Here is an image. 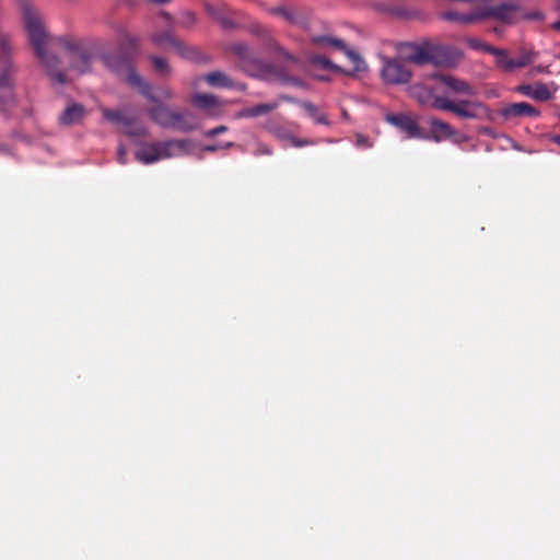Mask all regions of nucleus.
<instances>
[{
  "label": "nucleus",
  "instance_id": "10",
  "mask_svg": "<svg viewBox=\"0 0 560 560\" xmlns=\"http://www.w3.org/2000/svg\"><path fill=\"white\" fill-rule=\"evenodd\" d=\"M398 50L407 61L419 66L430 63L429 40L401 43L398 46Z\"/></svg>",
  "mask_w": 560,
  "mask_h": 560
},
{
  "label": "nucleus",
  "instance_id": "6",
  "mask_svg": "<svg viewBox=\"0 0 560 560\" xmlns=\"http://www.w3.org/2000/svg\"><path fill=\"white\" fill-rule=\"evenodd\" d=\"M480 20L493 18L506 24L516 23L521 20L522 10L515 3H501L499 5H487L478 8Z\"/></svg>",
  "mask_w": 560,
  "mask_h": 560
},
{
  "label": "nucleus",
  "instance_id": "15",
  "mask_svg": "<svg viewBox=\"0 0 560 560\" xmlns=\"http://www.w3.org/2000/svg\"><path fill=\"white\" fill-rule=\"evenodd\" d=\"M158 142L160 160L182 155L187 152L189 145L187 140H168Z\"/></svg>",
  "mask_w": 560,
  "mask_h": 560
},
{
  "label": "nucleus",
  "instance_id": "11",
  "mask_svg": "<svg viewBox=\"0 0 560 560\" xmlns=\"http://www.w3.org/2000/svg\"><path fill=\"white\" fill-rule=\"evenodd\" d=\"M503 55H500L495 63L499 68L506 72H513L516 69L524 68L530 65L537 57V52L533 50L523 49L517 58H510L508 50L501 49Z\"/></svg>",
  "mask_w": 560,
  "mask_h": 560
},
{
  "label": "nucleus",
  "instance_id": "28",
  "mask_svg": "<svg viewBox=\"0 0 560 560\" xmlns=\"http://www.w3.org/2000/svg\"><path fill=\"white\" fill-rule=\"evenodd\" d=\"M139 38L136 35L128 33L126 30H121L119 34L120 47L125 50L132 49L137 50Z\"/></svg>",
  "mask_w": 560,
  "mask_h": 560
},
{
  "label": "nucleus",
  "instance_id": "25",
  "mask_svg": "<svg viewBox=\"0 0 560 560\" xmlns=\"http://www.w3.org/2000/svg\"><path fill=\"white\" fill-rule=\"evenodd\" d=\"M266 129L280 141H289L292 136V132L285 126L276 120H269L266 124Z\"/></svg>",
  "mask_w": 560,
  "mask_h": 560
},
{
  "label": "nucleus",
  "instance_id": "40",
  "mask_svg": "<svg viewBox=\"0 0 560 560\" xmlns=\"http://www.w3.org/2000/svg\"><path fill=\"white\" fill-rule=\"evenodd\" d=\"M276 13L281 14L284 19L292 21L293 16L292 14L284 8H279L275 10Z\"/></svg>",
  "mask_w": 560,
  "mask_h": 560
},
{
  "label": "nucleus",
  "instance_id": "9",
  "mask_svg": "<svg viewBox=\"0 0 560 560\" xmlns=\"http://www.w3.org/2000/svg\"><path fill=\"white\" fill-rule=\"evenodd\" d=\"M382 78L388 84H404L409 82L411 72L400 61L383 58Z\"/></svg>",
  "mask_w": 560,
  "mask_h": 560
},
{
  "label": "nucleus",
  "instance_id": "32",
  "mask_svg": "<svg viewBox=\"0 0 560 560\" xmlns=\"http://www.w3.org/2000/svg\"><path fill=\"white\" fill-rule=\"evenodd\" d=\"M530 97L538 101H548L551 98V93L546 84L538 83L534 85Z\"/></svg>",
  "mask_w": 560,
  "mask_h": 560
},
{
  "label": "nucleus",
  "instance_id": "35",
  "mask_svg": "<svg viewBox=\"0 0 560 560\" xmlns=\"http://www.w3.org/2000/svg\"><path fill=\"white\" fill-rule=\"evenodd\" d=\"M255 155H270L272 154V150L269 145H267L266 143H262V142H258L256 144V149L254 150L253 152Z\"/></svg>",
  "mask_w": 560,
  "mask_h": 560
},
{
  "label": "nucleus",
  "instance_id": "23",
  "mask_svg": "<svg viewBox=\"0 0 560 560\" xmlns=\"http://www.w3.org/2000/svg\"><path fill=\"white\" fill-rule=\"evenodd\" d=\"M231 50L241 59L245 66L247 63H255L257 61L253 50L243 43H236L231 46Z\"/></svg>",
  "mask_w": 560,
  "mask_h": 560
},
{
  "label": "nucleus",
  "instance_id": "51",
  "mask_svg": "<svg viewBox=\"0 0 560 560\" xmlns=\"http://www.w3.org/2000/svg\"><path fill=\"white\" fill-rule=\"evenodd\" d=\"M553 141L560 145V136L553 137Z\"/></svg>",
  "mask_w": 560,
  "mask_h": 560
},
{
  "label": "nucleus",
  "instance_id": "49",
  "mask_svg": "<svg viewBox=\"0 0 560 560\" xmlns=\"http://www.w3.org/2000/svg\"><path fill=\"white\" fill-rule=\"evenodd\" d=\"M151 2H154V3H165L167 2L168 0H150Z\"/></svg>",
  "mask_w": 560,
  "mask_h": 560
},
{
  "label": "nucleus",
  "instance_id": "4",
  "mask_svg": "<svg viewBox=\"0 0 560 560\" xmlns=\"http://www.w3.org/2000/svg\"><path fill=\"white\" fill-rule=\"evenodd\" d=\"M0 45V107L2 110H7L15 103L12 89L14 85L16 68L9 56L11 50L9 40L2 38Z\"/></svg>",
  "mask_w": 560,
  "mask_h": 560
},
{
  "label": "nucleus",
  "instance_id": "36",
  "mask_svg": "<svg viewBox=\"0 0 560 560\" xmlns=\"http://www.w3.org/2000/svg\"><path fill=\"white\" fill-rule=\"evenodd\" d=\"M289 142L291 143V145L296 147V148H301V147H305V145H311V144L314 143L312 140L299 139V138L294 137L293 135L289 139Z\"/></svg>",
  "mask_w": 560,
  "mask_h": 560
},
{
  "label": "nucleus",
  "instance_id": "2",
  "mask_svg": "<svg viewBox=\"0 0 560 560\" xmlns=\"http://www.w3.org/2000/svg\"><path fill=\"white\" fill-rule=\"evenodd\" d=\"M128 67L127 82L137 88L139 92L155 105L148 109L150 118L163 128H174L183 132L194 130L196 126L190 121V115L186 112H176L163 105L152 93V86L135 69Z\"/></svg>",
  "mask_w": 560,
  "mask_h": 560
},
{
  "label": "nucleus",
  "instance_id": "41",
  "mask_svg": "<svg viewBox=\"0 0 560 560\" xmlns=\"http://www.w3.org/2000/svg\"><path fill=\"white\" fill-rule=\"evenodd\" d=\"M533 88L532 85H523V86H520V92H522L523 94L527 95L530 97V92L533 91Z\"/></svg>",
  "mask_w": 560,
  "mask_h": 560
},
{
  "label": "nucleus",
  "instance_id": "53",
  "mask_svg": "<svg viewBox=\"0 0 560 560\" xmlns=\"http://www.w3.org/2000/svg\"><path fill=\"white\" fill-rule=\"evenodd\" d=\"M493 32H494V33H497V34H500V33H501V31H500L499 28H497V27H495V28H493Z\"/></svg>",
  "mask_w": 560,
  "mask_h": 560
},
{
  "label": "nucleus",
  "instance_id": "14",
  "mask_svg": "<svg viewBox=\"0 0 560 560\" xmlns=\"http://www.w3.org/2000/svg\"><path fill=\"white\" fill-rule=\"evenodd\" d=\"M190 102L194 106L206 110L209 115L215 116L220 114L222 102L212 94L196 93L191 96Z\"/></svg>",
  "mask_w": 560,
  "mask_h": 560
},
{
  "label": "nucleus",
  "instance_id": "19",
  "mask_svg": "<svg viewBox=\"0 0 560 560\" xmlns=\"http://www.w3.org/2000/svg\"><path fill=\"white\" fill-rule=\"evenodd\" d=\"M429 125L436 141H440L441 139L453 138L456 135V130L450 124L441 119L430 118Z\"/></svg>",
  "mask_w": 560,
  "mask_h": 560
},
{
  "label": "nucleus",
  "instance_id": "52",
  "mask_svg": "<svg viewBox=\"0 0 560 560\" xmlns=\"http://www.w3.org/2000/svg\"><path fill=\"white\" fill-rule=\"evenodd\" d=\"M542 70H544V69H542L541 67H537V68H535L533 71H535V72H541Z\"/></svg>",
  "mask_w": 560,
  "mask_h": 560
},
{
  "label": "nucleus",
  "instance_id": "45",
  "mask_svg": "<svg viewBox=\"0 0 560 560\" xmlns=\"http://www.w3.org/2000/svg\"><path fill=\"white\" fill-rule=\"evenodd\" d=\"M0 152H1V153L9 154V153H10V150H9V148H8V145H7V144H4V143H0Z\"/></svg>",
  "mask_w": 560,
  "mask_h": 560
},
{
  "label": "nucleus",
  "instance_id": "50",
  "mask_svg": "<svg viewBox=\"0 0 560 560\" xmlns=\"http://www.w3.org/2000/svg\"><path fill=\"white\" fill-rule=\"evenodd\" d=\"M161 16L165 18L166 20H171V16L165 12H162Z\"/></svg>",
  "mask_w": 560,
  "mask_h": 560
},
{
  "label": "nucleus",
  "instance_id": "26",
  "mask_svg": "<svg viewBox=\"0 0 560 560\" xmlns=\"http://www.w3.org/2000/svg\"><path fill=\"white\" fill-rule=\"evenodd\" d=\"M311 40L314 45H317L320 47L331 46L338 50L345 49V42L339 38L331 37V36H313L311 38Z\"/></svg>",
  "mask_w": 560,
  "mask_h": 560
},
{
  "label": "nucleus",
  "instance_id": "1",
  "mask_svg": "<svg viewBox=\"0 0 560 560\" xmlns=\"http://www.w3.org/2000/svg\"><path fill=\"white\" fill-rule=\"evenodd\" d=\"M20 8L30 43L52 82L65 84L68 78L66 73L57 71L59 61L47 48L60 49L63 52V57L69 61L67 71L72 75H81L91 70V55L81 47L78 39L71 36L49 37L44 27L42 15L33 4L23 0Z\"/></svg>",
  "mask_w": 560,
  "mask_h": 560
},
{
  "label": "nucleus",
  "instance_id": "3",
  "mask_svg": "<svg viewBox=\"0 0 560 560\" xmlns=\"http://www.w3.org/2000/svg\"><path fill=\"white\" fill-rule=\"evenodd\" d=\"M411 95L422 105H430L440 110H446L465 119H483L489 117V108L478 100L451 101L444 96H433L432 92L423 85H412Z\"/></svg>",
  "mask_w": 560,
  "mask_h": 560
},
{
  "label": "nucleus",
  "instance_id": "54",
  "mask_svg": "<svg viewBox=\"0 0 560 560\" xmlns=\"http://www.w3.org/2000/svg\"><path fill=\"white\" fill-rule=\"evenodd\" d=\"M107 66L113 67L109 60L106 61Z\"/></svg>",
  "mask_w": 560,
  "mask_h": 560
},
{
  "label": "nucleus",
  "instance_id": "44",
  "mask_svg": "<svg viewBox=\"0 0 560 560\" xmlns=\"http://www.w3.org/2000/svg\"><path fill=\"white\" fill-rule=\"evenodd\" d=\"M357 142H358V144L366 145V138H364L363 136L359 135L357 137Z\"/></svg>",
  "mask_w": 560,
  "mask_h": 560
},
{
  "label": "nucleus",
  "instance_id": "33",
  "mask_svg": "<svg viewBox=\"0 0 560 560\" xmlns=\"http://www.w3.org/2000/svg\"><path fill=\"white\" fill-rule=\"evenodd\" d=\"M312 61L318 66H320L324 69L327 70H337L338 67L332 63L328 58L322 55H316L312 58Z\"/></svg>",
  "mask_w": 560,
  "mask_h": 560
},
{
  "label": "nucleus",
  "instance_id": "22",
  "mask_svg": "<svg viewBox=\"0 0 560 560\" xmlns=\"http://www.w3.org/2000/svg\"><path fill=\"white\" fill-rule=\"evenodd\" d=\"M203 80L211 86L233 88L234 82L222 71H213L203 75Z\"/></svg>",
  "mask_w": 560,
  "mask_h": 560
},
{
  "label": "nucleus",
  "instance_id": "21",
  "mask_svg": "<svg viewBox=\"0 0 560 560\" xmlns=\"http://www.w3.org/2000/svg\"><path fill=\"white\" fill-rule=\"evenodd\" d=\"M442 19L446 20V21H450V22H455V23H459V24H470V23H474L476 21H479L480 20V15H479V10L476 9L475 11H472L471 13H468V14H460L456 11H445L441 14Z\"/></svg>",
  "mask_w": 560,
  "mask_h": 560
},
{
  "label": "nucleus",
  "instance_id": "38",
  "mask_svg": "<svg viewBox=\"0 0 560 560\" xmlns=\"http://www.w3.org/2000/svg\"><path fill=\"white\" fill-rule=\"evenodd\" d=\"M117 160L120 164H126L127 162V151L122 145L118 148Z\"/></svg>",
  "mask_w": 560,
  "mask_h": 560
},
{
  "label": "nucleus",
  "instance_id": "13",
  "mask_svg": "<svg viewBox=\"0 0 560 560\" xmlns=\"http://www.w3.org/2000/svg\"><path fill=\"white\" fill-rule=\"evenodd\" d=\"M386 120L394 125L395 127L399 128L400 130L405 131L409 138H420L421 137V130L419 125L416 120H413L410 116L405 114H393L387 115Z\"/></svg>",
  "mask_w": 560,
  "mask_h": 560
},
{
  "label": "nucleus",
  "instance_id": "37",
  "mask_svg": "<svg viewBox=\"0 0 560 560\" xmlns=\"http://www.w3.org/2000/svg\"><path fill=\"white\" fill-rule=\"evenodd\" d=\"M226 130H228V127L222 125V126H219V127H215L213 129L205 131L203 135L207 138H213L217 135L225 132Z\"/></svg>",
  "mask_w": 560,
  "mask_h": 560
},
{
  "label": "nucleus",
  "instance_id": "16",
  "mask_svg": "<svg viewBox=\"0 0 560 560\" xmlns=\"http://www.w3.org/2000/svg\"><path fill=\"white\" fill-rule=\"evenodd\" d=\"M86 110L79 103L70 104L59 116L58 121L62 126H72L83 121Z\"/></svg>",
  "mask_w": 560,
  "mask_h": 560
},
{
  "label": "nucleus",
  "instance_id": "24",
  "mask_svg": "<svg viewBox=\"0 0 560 560\" xmlns=\"http://www.w3.org/2000/svg\"><path fill=\"white\" fill-rule=\"evenodd\" d=\"M466 43L471 49L482 50L485 52L493 55L495 57V60H498L500 55H503V52L501 51V48H495L493 46H490L479 38L469 37L466 39Z\"/></svg>",
  "mask_w": 560,
  "mask_h": 560
},
{
  "label": "nucleus",
  "instance_id": "29",
  "mask_svg": "<svg viewBox=\"0 0 560 560\" xmlns=\"http://www.w3.org/2000/svg\"><path fill=\"white\" fill-rule=\"evenodd\" d=\"M301 106L307 112V114L315 120L316 124H329L325 114L320 113L314 104L310 102H302Z\"/></svg>",
  "mask_w": 560,
  "mask_h": 560
},
{
  "label": "nucleus",
  "instance_id": "43",
  "mask_svg": "<svg viewBox=\"0 0 560 560\" xmlns=\"http://www.w3.org/2000/svg\"><path fill=\"white\" fill-rule=\"evenodd\" d=\"M454 138H455L454 141L456 143L467 140V137L465 135L458 133L457 131H456V135L454 136Z\"/></svg>",
  "mask_w": 560,
  "mask_h": 560
},
{
  "label": "nucleus",
  "instance_id": "20",
  "mask_svg": "<svg viewBox=\"0 0 560 560\" xmlns=\"http://www.w3.org/2000/svg\"><path fill=\"white\" fill-rule=\"evenodd\" d=\"M278 107L277 103L258 104L253 107L243 108L236 113L237 118H250L266 115Z\"/></svg>",
  "mask_w": 560,
  "mask_h": 560
},
{
  "label": "nucleus",
  "instance_id": "42",
  "mask_svg": "<svg viewBox=\"0 0 560 560\" xmlns=\"http://www.w3.org/2000/svg\"><path fill=\"white\" fill-rule=\"evenodd\" d=\"M161 97L164 98V100H171L173 97V93L168 89H163L161 91Z\"/></svg>",
  "mask_w": 560,
  "mask_h": 560
},
{
  "label": "nucleus",
  "instance_id": "47",
  "mask_svg": "<svg viewBox=\"0 0 560 560\" xmlns=\"http://www.w3.org/2000/svg\"><path fill=\"white\" fill-rule=\"evenodd\" d=\"M551 27L558 32H560V20L552 23Z\"/></svg>",
  "mask_w": 560,
  "mask_h": 560
},
{
  "label": "nucleus",
  "instance_id": "34",
  "mask_svg": "<svg viewBox=\"0 0 560 560\" xmlns=\"http://www.w3.org/2000/svg\"><path fill=\"white\" fill-rule=\"evenodd\" d=\"M196 16L192 12L186 11L182 14V18L179 20V25L183 27H190L195 24Z\"/></svg>",
  "mask_w": 560,
  "mask_h": 560
},
{
  "label": "nucleus",
  "instance_id": "17",
  "mask_svg": "<svg viewBox=\"0 0 560 560\" xmlns=\"http://www.w3.org/2000/svg\"><path fill=\"white\" fill-rule=\"evenodd\" d=\"M501 115L505 119H511V118L523 117V116L536 117L539 115V112L530 104L521 102V103H513V104H510V105L503 107L501 109Z\"/></svg>",
  "mask_w": 560,
  "mask_h": 560
},
{
  "label": "nucleus",
  "instance_id": "12",
  "mask_svg": "<svg viewBox=\"0 0 560 560\" xmlns=\"http://www.w3.org/2000/svg\"><path fill=\"white\" fill-rule=\"evenodd\" d=\"M436 79L450 89L451 92L457 95L475 96L477 95L476 89L467 81L458 79L450 74H439Z\"/></svg>",
  "mask_w": 560,
  "mask_h": 560
},
{
  "label": "nucleus",
  "instance_id": "5",
  "mask_svg": "<svg viewBox=\"0 0 560 560\" xmlns=\"http://www.w3.org/2000/svg\"><path fill=\"white\" fill-rule=\"evenodd\" d=\"M151 40L153 44L164 50L168 48L174 49L176 54H178L182 58L188 60H198L199 52L196 47L186 45L183 40L177 38L172 28H167L165 31L155 32L151 35Z\"/></svg>",
  "mask_w": 560,
  "mask_h": 560
},
{
  "label": "nucleus",
  "instance_id": "27",
  "mask_svg": "<svg viewBox=\"0 0 560 560\" xmlns=\"http://www.w3.org/2000/svg\"><path fill=\"white\" fill-rule=\"evenodd\" d=\"M207 12L223 28H230V27L233 26L232 21L224 15V13H223V11L221 9L215 8L213 5H207Z\"/></svg>",
  "mask_w": 560,
  "mask_h": 560
},
{
  "label": "nucleus",
  "instance_id": "48",
  "mask_svg": "<svg viewBox=\"0 0 560 560\" xmlns=\"http://www.w3.org/2000/svg\"><path fill=\"white\" fill-rule=\"evenodd\" d=\"M232 147H234V143L233 142H228L224 145H221V149H228V148H232Z\"/></svg>",
  "mask_w": 560,
  "mask_h": 560
},
{
  "label": "nucleus",
  "instance_id": "46",
  "mask_svg": "<svg viewBox=\"0 0 560 560\" xmlns=\"http://www.w3.org/2000/svg\"><path fill=\"white\" fill-rule=\"evenodd\" d=\"M221 149V145H207L205 148L206 151L214 152L217 150Z\"/></svg>",
  "mask_w": 560,
  "mask_h": 560
},
{
  "label": "nucleus",
  "instance_id": "8",
  "mask_svg": "<svg viewBox=\"0 0 560 560\" xmlns=\"http://www.w3.org/2000/svg\"><path fill=\"white\" fill-rule=\"evenodd\" d=\"M430 63L435 66H453L463 58L460 50L453 46L429 40Z\"/></svg>",
  "mask_w": 560,
  "mask_h": 560
},
{
  "label": "nucleus",
  "instance_id": "31",
  "mask_svg": "<svg viewBox=\"0 0 560 560\" xmlns=\"http://www.w3.org/2000/svg\"><path fill=\"white\" fill-rule=\"evenodd\" d=\"M150 60L153 63L154 70L161 75H168L171 73V67L165 58L159 56H150Z\"/></svg>",
  "mask_w": 560,
  "mask_h": 560
},
{
  "label": "nucleus",
  "instance_id": "30",
  "mask_svg": "<svg viewBox=\"0 0 560 560\" xmlns=\"http://www.w3.org/2000/svg\"><path fill=\"white\" fill-rule=\"evenodd\" d=\"M349 59L350 61L353 63V67H354V70L355 71H363L366 69V65L364 62V60L361 58V56L347 47V45L345 44V49H340Z\"/></svg>",
  "mask_w": 560,
  "mask_h": 560
},
{
  "label": "nucleus",
  "instance_id": "7",
  "mask_svg": "<svg viewBox=\"0 0 560 560\" xmlns=\"http://www.w3.org/2000/svg\"><path fill=\"white\" fill-rule=\"evenodd\" d=\"M103 117L117 125L120 126L121 131L126 133L129 137H148L149 130L141 125H135L133 120L128 118L120 110H113L108 108H102Z\"/></svg>",
  "mask_w": 560,
  "mask_h": 560
},
{
  "label": "nucleus",
  "instance_id": "39",
  "mask_svg": "<svg viewBox=\"0 0 560 560\" xmlns=\"http://www.w3.org/2000/svg\"><path fill=\"white\" fill-rule=\"evenodd\" d=\"M521 19L541 20L542 19V13L537 11V12H532V13L525 14V13L522 12Z\"/></svg>",
  "mask_w": 560,
  "mask_h": 560
},
{
  "label": "nucleus",
  "instance_id": "18",
  "mask_svg": "<svg viewBox=\"0 0 560 560\" xmlns=\"http://www.w3.org/2000/svg\"><path fill=\"white\" fill-rule=\"evenodd\" d=\"M158 145V141L141 144L135 153L136 159L143 164H151L160 161Z\"/></svg>",
  "mask_w": 560,
  "mask_h": 560
}]
</instances>
